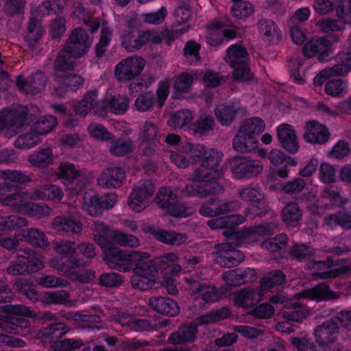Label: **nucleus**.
Wrapping results in <instances>:
<instances>
[{"instance_id": "6", "label": "nucleus", "mask_w": 351, "mask_h": 351, "mask_svg": "<svg viewBox=\"0 0 351 351\" xmlns=\"http://www.w3.org/2000/svg\"><path fill=\"white\" fill-rule=\"evenodd\" d=\"M93 43L84 28H75L70 34L63 49L70 55V58L78 59L83 57L89 50Z\"/></svg>"}, {"instance_id": "49", "label": "nucleus", "mask_w": 351, "mask_h": 351, "mask_svg": "<svg viewBox=\"0 0 351 351\" xmlns=\"http://www.w3.org/2000/svg\"><path fill=\"white\" fill-rule=\"evenodd\" d=\"M56 123V119L53 116L42 117L34 123L33 130L38 135H43L52 131Z\"/></svg>"}, {"instance_id": "9", "label": "nucleus", "mask_w": 351, "mask_h": 351, "mask_svg": "<svg viewBox=\"0 0 351 351\" xmlns=\"http://www.w3.org/2000/svg\"><path fill=\"white\" fill-rule=\"evenodd\" d=\"M263 170L261 161L250 157L236 156L231 161V171L237 179L255 177Z\"/></svg>"}, {"instance_id": "24", "label": "nucleus", "mask_w": 351, "mask_h": 351, "mask_svg": "<svg viewBox=\"0 0 351 351\" xmlns=\"http://www.w3.org/2000/svg\"><path fill=\"white\" fill-rule=\"evenodd\" d=\"M125 173L120 167L106 169L97 178L98 184L106 189L119 188L123 184Z\"/></svg>"}, {"instance_id": "10", "label": "nucleus", "mask_w": 351, "mask_h": 351, "mask_svg": "<svg viewBox=\"0 0 351 351\" xmlns=\"http://www.w3.org/2000/svg\"><path fill=\"white\" fill-rule=\"evenodd\" d=\"M145 65V60L133 56L121 61L115 67L114 75L120 82L130 81L139 75Z\"/></svg>"}, {"instance_id": "62", "label": "nucleus", "mask_w": 351, "mask_h": 351, "mask_svg": "<svg viewBox=\"0 0 351 351\" xmlns=\"http://www.w3.org/2000/svg\"><path fill=\"white\" fill-rule=\"evenodd\" d=\"M213 118L210 115L203 114L195 122L192 130L196 134L204 135L208 131L213 130Z\"/></svg>"}, {"instance_id": "41", "label": "nucleus", "mask_w": 351, "mask_h": 351, "mask_svg": "<svg viewBox=\"0 0 351 351\" xmlns=\"http://www.w3.org/2000/svg\"><path fill=\"white\" fill-rule=\"evenodd\" d=\"M286 281V276L282 270H273L264 275L261 280L262 289H269L283 285Z\"/></svg>"}, {"instance_id": "43", "label": "nucleus", "mask_w": 351, "mask_h": 351, "mask_svg": "<svg viewBox=\"0 0 351 351\" xmlns=\"http://www.w3.org/2000/svg\"><path fill=\"white\" fill-rule=\"evenodd\" d=\"M21 237L34 246L42 247L49 245L44 232L36 228L23 230Z\"/></svg>"}, {"instance_id": "54", "label": "nucleus", "mask_w": 351, "mask_h": 351, "mask_svg": "<svg viewBox=\"0 0 351 351\" xmlns=\"http://www.w3.org/2000/svg\"><path fill=\"white\" fill-rule=\"evenodd\" d=\"M192 119V113L189 110H179L171 115L169 124L176 128H182L189 124Z\"/></svg>"}, {"instance_id": "50", "label": "nucleus", "mask_w": 351, "mask_h": 351, "mask_svg": "<svg viewBox=\"0 0 351 351\" xmlns=\"http://www.w3.org/2000/svg\"><path fill=\"white\" fill-rule=\"evenodd\" d=\"M110 152L116 156H123L133 151V142L131 140L117 139L112 142Z\"/></svg>"}, {"instance_id": "20", "label": "nucleus", "mask_w": 351, "mask_h": 351, "mask_svg": "<svg viewBox=\"0 0 351 351\" xmlns=\"http://www.w3.org/2000/svg\"><path fill=\"white\" fill-rule=\"evenodd\" d=\"M341 295V292L332 291L326 282H320L311 289H304L299 293L300 298L316 302L338 300Z\"/></svg>"}, {"instance_id": "51", "label": "nucleus", "mask_w": 351, "mask_h": 351, "mask_svg": "<svg viewBox=\"0 0 351 351\" xmlns=\"http://www.w3.org/2000/svg\"><path fill=\"white\" fill-rule=\"evenodd\" d=\"M121 38L123 47L129 52L136 51L143 47L140 34L136 36L133 30L124 33Z\"/></svg>"}, {"instance_id": "55", "label": "nucleus", "mask_w": 351, "mask_h": 351, "mask_svg": "<svg viewBox=\"0 0 351 351\" xmlns=\"http://www.w3.org/2000/svg\"><path fill=\"white\" fill-rule=\"evenodd\" d=\"M40 141V139L36 132H29L19 136L14 143V146L21 149H26L33 147Z\"/></svg>"}, {"instance_id": "8", "label": "nucleus", "mask_w": 351, "mask_h": 351, "mask_svg": "<svg viewBox=\"0 0 351 351\" xmlns=\"http://www.w3.org/2000/svg\"><path fill=\"white\" fill-rule=\"evenodd\" d=\"M216 252H213L215 263L225 268L237 267L245 258L243 254L232 247L228 243H218L215 245Z\"/></svg>"}, {"instance_id": "1", "label": "nucleus", "mask_w": 351, "mask_h": 351, "mask_svg": "<svg viewBox=\"0 0 351 351\" xmlns=\"http://www.w3.org/2000/svg\"><path fill=\"white\" fill-rule=\"evenodd\" d=\"M221 175V171L213 170L202 163L190 175V179L193 182L186 184L184 192L189 196L196 195L200 198L221 194L224 191L223 186L213 180L219 178Z\"/></svg>"}, {"instance_id": "59", "label": "nucleus", "mask_w": 351, "mask_h": 351, "mask_svg": "<svg viewBox=\"0 0 351 351\" xmlns=\"http://www.w3.org/2000/svg\"><path fill=\"white\" fill-rule=\"evenodd\" d=\"M336 16L343 24L351 25V0H337Z\"/></svg>"}, {"instance_id": "34", "label": "nucleus", "mask_w": 351, "mask_h": 351, "mask_svg": "<svg viewBox=\"0 0 351 351\" xmlns=\"http://www.w3.org/2000/svg\"><path fill=\"white\" fill-rule=\"evenodd\" d=\"M258 26L260 32L268 42L277 43L280 40L281 38L280 31L273 21L262 19L258 21Z\"/></svg>"}, {"instance_id": "44", "label": "nucleus", "mask_w": 351, "mask_h": 351, "mask_svg": "<svg viewBox=\"0 0 351 351\" xmlns=\"http://www.w3.org/2000/svg\"><path fill=\"white\" fill-rule=\"evenodd\" d=\"M315 253V249L304 244L293 245L290 251V256L299 261H308Z\"/></svg>"}, {"instance_id": "33", "label": "nucleus", "mask_w": 351, "mask_h": 351, "mask_svg": "<svg viewBox=\"0 0 351 351\" xmlns=\"http://www.w3.org/2000/svg\"><path fill=\"white\" fill-rule=\"evenodd\" d=\"M308 313L306 306L299 302H294L285 306L282 312V317L287 321L300 322L308 316Z\"/></svg>"}, {"instance_id": "45", "label": "nucleus", "mask_w": 351, "mask_h": 351, "mask_svg": "<svg viewBox=\"0 0 351 351\" xmlns=\"http://www.w3.org/2000/svg\"><path fill=\"white\" fill-rule=\"evenodd\" d=\"M27 220L17 215L0 216V232L12 230L27 226Z\"/></svg>"}, {"instance_id": "22", "label": "nucleus", "mask_w": 351, "mask_h": 351, "mask_svg": "<svg viewBox=\"0 0 351 351\" xmlns=\"http://www.w3.org/2000/svg\"><path fill=\"white\" fill-rule=\"evenodd\" d=\"M306 128V131L303 134L306 141L313 144H324L328 141L330 132L324 125L316 121H308Z\"/></svg>"}, {"instance_id": "40", "label": "nucleus", "mask_w": 351, "mask_h": 351, "mask_svg": "<svg viewBox=\"0 0 351 351\" xmlns=\"http://www.w3.org/2000/svg\"><path fill=\"white\" fill-rule=\"evenodd\" d=\"M83 205L87 212L92 216L100 215L104 211L101 198L92 191L84 193Z\"/></svg>"}, {"instance_id": "47", "label": "nucleus", "mask_w": 351, "mask_h": 351, "mask_svg": "<svg viewBox=\"0 0 351 351\" xmlns=\"http://www.w3.org/2000/svg\"><path fill=\"white\" fill-rule=\"evenodd\" d=\"M57 176L59 178L64 180L68 183H71L82 177V173L75 169V166L71 163H60Z\"/></svg>"}, {"instance_id": "48", "label": "nucleus", "mask_w": 351, "mask_h": 351, "mask_svg": "<svg viewBox=\"0 0 351 351\" xmlns=\"http://www.w3.org/2000/svg\"><path fill=\"white\" fill-rule=\"evenodd\" d=\"M133 274L130 279V283L134 289L146 291L152 289L155 285L154 276L137 273Z\"/></svg>"}, {"instance_id": "42", "label": "nucleus", "mask_w": 351, "mask_h": 351, "mask_svg": "<svg viewBox=\"0 0 351 351\" xmlns=\"http://www.w3.org/2000/svg\"><path fill=\"white\" fill-rule=\"evenodd\" d=\"M237 113L232 105L221 104L215 109V114L218 121L223 125H229L233 121Z\"/></svg>"}, {"instance_id": "3", "label": "nucleus", "mask_w": 351, "mask_h": 351, "mask_svg": "<svg viewBox=\"0 0 351 351\" xmlns=\"http://www.w3.org/2000/svg\"><path fill=\"white\" fill-rule=\"evenodd\" d=\"M264 121L254 117L245 121L232 141L233 148L238 152H250L257 147L256 136L265 130Z\"/></svg>"}, {"instance_id": "63", "label": "nucleus", "mask_w": 351, "mask_h": 351, "mask_svg": "<svg viewBox=\"0 0 351 351\" xmlns=\"http://www.w3.org/2000/svg\"><path fill=\"white\" fill-rule=\"evenodd\" d=\"M225 25L219 21H213L208 26L211 31L208 37V43L210 45L217 46L223 43V38H219V34L222 32Z\"/></svg>"}, {"instance_id": "64", "label": "nucleus", "mask_w": 351, "mask_h": 351, "mask_svg": "<svg viewBox=\"0 0 351 351\" xmlns=\"http://www.w3.org/2000/svg\"><path fill=\"white\" fill-rule=\"evenodd\" d=\"M69 297V292L65 290H60L45 293L43 300L48 304H64L68 302Z\"/></svg>"}, {"instance_id": "61", "label": "nucleus", "mask_w": 351, "mask_h": 351, "mask_svg": "<svg viewBox=\"0 0 351 351\" xmlns=\"http://www.w3.org/2000/svg\"><path fill=\"white\" fill-rule=\"evenodd\" d=\"M123 282L121 276L114 272L104 273L98 278L99 285L108 288L119 287Z\"/></svg>"}, {"instance_id": "46", "label": "nucleus", "mask_w": 351, "mask_h": 351, "mask_svg": "<svg viewBox=\"0 0 351 351\" xmlns=\"http://www.w3.org/2000/svg\"><path fill=\"white\" fill-rule=\"evenodd\" d=\"M25 326H27V322L24 320L0 315V328L5 332L16 335L19 328Z\"/></svg>"}, {"instance_id": "53", "label": "nucleus", "mask_w": 351, "mask_h": 351, "mask_svg": "<svg viewBox=\"0 0 351 351\" xmlns=\"http://www.w3.org/2000/svg\"><path fill=\"white\" fill-rule=\"evenodd\" d=\"M200 49L199 43L193 40H189L183 49V56L191 64L199 62L201 60Z\"/></svg>"}, {"instance_id": "17", "label": "nucleus", "mask_w": 351, "mask_h": 351, "mask_svg": "<svg viewBox=\"0 0 351 351\" xmlns=\"http://www.w3.org/2000/svg\"><path fill=\"white\" fill-rule=\"evenodd\" d=\"M339 332L337 320L332 317L317 326L314 330L315 341L319 347L334 343Z\"/></svg>"}, {"instance_id": "19", "label": "nucleus", "mask_w": 351, "mask_h": 351, "mask_svg": "<svg viewBox=\"0 0 351 351\" xmlns=\"http://www.w3.org/2000/svg\"><path fill=\"white\" fill-rule=\"evenodd\" d=\"M104 108V99L99 98L97 91L93 90L88 92L83 99L74 106L76 114L82 117L92 110L95 114L102 115Z\"/></svg>"}, {"instance_id": "31", "label": "nucleus", "mask_w": 351, "mask_h": 351, "mask_svg": "<svg viewBox=\"0 0 351 351\" xmlns=\"http://www.w3.org/2000/svg\"><path fill=\"white\" fill-rule=\"evenodd\" d=\"M351 69L348 64H337L331 67H327L322 70L314 78V84L321 86L327 79L332 76L347 74Z\"/></svg>"}, {"instance_id": "15", "label": "nucleus", "mask_w": 351, "mask_h": 351, "mask_svg": "<svg viewBox=\"0 0 351 351\" xmlns=\"http://www.w3.org/2000/svg\"><path fill=\"white\" fill-rule=\"evenodd\" d=\"M240 206L238 201H221L211 198L204 203L199 209V213L207 217H214L236 210Z\"/></svg>"}, {"instance_id": "30", "label": "nucleus", "mask_w": 351, "mask_h": 351, "mask_svg": "<svg viewBox=\"0 0 351 351\" xmlns=\"http://www.w3.org/2000/svg\"><path fill=\"white\" fill-rule=\"evenodd\" d=\"M55 161V156L51 148H43L34 152L28 157V162L35 167L47 168L53 165Z\"/></svg>"}, {"instance_id": "37", "label": "nucleus", "mask_w": 351, "mask_h": 351, "mask_svg": "<svg viewBox=\"0 0 351 351\" xmlns=\"http://www.w3.org/2000/svg\"><path fill=\"white\" fill-rule=\"evenodd\" d=\"M130 99L126 95L113 96L109 99H104V113L110 110L114 114H123L129 107Z\"/></svg>"}, {"instance_id": "2", "label": "nucleus", "mask_w": 351, "mask_h": 351, "mask_svg": "<svg viewBox=\"0 0 351 351\" xmlns=\"http://www.w3.org/2000/svg\"><path fill=\"white\" fill-rule=\"evenodd\" d=\"M231 313L229 308L223 306L199 316L193 322L183 324L171 333L168 339L169 343L172 345L192 343L197 339L198 326L219 322L229 317Z\"/></svg>"}, {"instance_id": "4", "label": "nucleus", "mask_w": 351, "mask_h": 351, "mask_svg": "<svg viewBox=\"0 0 351 351\" xmlns=\"http://www.w3.org/2000/svg\"><path fill=\"white\" fill-rule=\"evenodd\" d=\"M28 124V110L25 106L14 105L0 110V132L5 131L6 138L16 135Z\"/></svg>"}, {"instance_id": "18", "label": "nucleus", "mask_w": 351, "mask_h": 351, "mask_svg": "<svg viewBox=\"0 0 351 351\" xmlns=\"http://www.w3.org/2000/svg\"><path fill=\"white\" fill-rule=\"evenodd\" d=\"M150 257L149 253L138 250L132 251L130 267L133 273L155 277L157 275L156 269Z\"/></svg>"}, {"instance_id": "28", "label": "nucleus", "mask_w": 351, "mask_h": 351, "mask_svg": "<svg viewBox=\"0 0 351 351\" xmlns=\"http://www.w3.org/2000/svg\"><path fill=\"white\" fill-rule=\"evenodd\" d=\"M149 232L158 241L169 245L179 246L184 244L188 239L187 234L174 231L151 228Z\"/></svg>"}, {"instance_id": "16", "label": "nucleus", "mask_w": 351, "mask_h": 351, "mask_svg": "<svg viewBox=\"0 0 351 351\" xmlns=\"http://www.w3.org/2000/svg\"><path fill=\"white\" fill-rule=\"evenodd\" d=\"M330 41L325 38H313L305 43L303 53L305 57L317 56L319 62L327 61L330 54Z\"/></svg>"}, {"instance_id": "58", "label": "nucleus", "mask_w": 351, "mask_h": 351, "mask_svg": "<svg viewBox=\"0 0 351 351\" xmlns=\"http://www.w3.org/2000/svg\"><path fill=\"white\" fill-rule=\"evenodd\" d=\"M173 88L176 92L188 93L193 82V76L188 73H182L173 78Z\"/></svg>"}, {"instance_id": "32", "label": "nucleus", "mask_w": 351, "mask_h": 351, "mask_svg": "<svg viewBox=\"0 0 351 351\" xmlns=\"http://www.w3.org/2000/svg\"><path fill=\"white\" fill-rule=\"evenodd\" d=\"M69 53L63 48L58 52L53 63V76L62 75L64 73L74 71L76 64L74 61L71 60Z\"/></svg>"}, {"instance_id": "12", "label": "nucleus", "mask_w": 351, "mask_h": 351, "mask_svg": "<svg viewBox=\"0 0 351 351\" xmlns=\"http://www.w3.org/2000/svg\"><path fill=\"white\" fill-rule=\"evenodd\" d=\"M29 255L28 257H23L18 261H12L6 268V272L12 276L26 275L30 273L36 272L43 267L42 261L36 255H31L32 250H25Z\"/></svg>"}, {"instance_id": "60", "label": "nucleus", "mask_w": 351, "mask_h": 351, "mask_svg": "<svg viewBox=\"0 0 351 351\" xmlns=\"http://www.w3.org/2000/svg\"><path fill=\"white\" fill-rule=\"evenodd\" d=\"M83 345L84 343L82 340L64 339L53 341L51 347L53 351H70L78 349Z\"/></svg>"}, {"instance_id": "11", "label": "nucleus", "mask_w": 351, "mask_h": 351, "mask_svg": "<svg viewBox=\"0 0 351 351\" xmlns=\"http://www.w3.org/2000/svg\"><path fill=\"white\" fill-rule=\"evenodd\" d=\"M155 203L162 209L173 217H185V208L178 203V198L172 191L167 187L159 189L154 198Z\"/></svg>"}, {"instance_id": "36", "label": "nucleus", "mask_w": 351, "mask_h": 351, "mask_svg": "<svg viewBox=\"0 0 351 351\" xmlns=\"http://www.w3.org/2000/svg\"><path fill=\"white\" fill-rule=\"evenodd\" d=\"M1 308V310L6 313V315H4L5 316H10L16 319L24 320L25 322H27V326L19 328L16 335H20L23 332V329L27 328L29 326V321L24 318V317L29 316L31 312L29 310V308H27L25 306L22 304H7L2 306Z\"/></svg>"}, {"instance_id": "52", "label": "nucleus", "mask_w": 351, "mask_h": 351, "mask_svg": "<svg viewBox=\"0 0 351 351\" xmlns=\"http://www.w3.org/2000/svg\"><path fill=\"white\" fill-rule=\"evenodd\" d=\"M328 226L339 225L345 229H351V216L344 212H337L324 218Z\"/></svg>"}, {"instance_id": "14", "label": "nucleus", "mask_w": 351, "mask_h": 351, "mask_svg": "<svg viewBox=\"0 0 351 351\" xmlns=\"http://www.w3.org/2000/svg\"><path fill=\"white\" fill-rule=\"evenodd\" d=\"M54 91L58 97H63L69 91H76L82 88L84 79L73 71L54 75Z\"/></svg>"}, {"instance_id": "27", "label": "nucleus", "mask_w": 351, "mask_h": 351, "mask_svg": "<svg viewBox=\"0 0 351 351\" xmlns=\"http://www.w3.org/2000/svg\"><path fill=\"white\" fill-rule=\"evenodd\" d=\"M27 30L25 41L28 47L34 50L37 48L38 43L45 32L40 20L36 17H31L27 25Z\"/></svg>"}, {"instance_id": "5", "label": "nucleus", "mask_w": 351, "mask_h": 351, "mask_svg": "<svg viewBox=\"0 0 351 351\" xmlns=\"http://www.w3.org/2000/svg\"><path fill=\"white\" fill-rule=\"evenodd\" d=\"M226 61L233 69L234 80L250 82L253 79L254 75L249 67V55L243 46L238 44L230 46L226 51Z\"/></svg>"}, {"instance_id": "39", "label": "nucleus", "mask_w": 351, "mask_h": 351, "mask_svg": "<svg viewBox=\"0 0 351 351\" xmlns=\"http://www.w3.org/2000/svg\"><path fill=\"white\" fill-rule=\"evenodd\" d=\"M281 215L285 223L291 226H295L301 219L302 210L298 204L291 202L283 208Z\"/></svg>"}, {"instance_id": "13", "label": "nucleus", "mask_w": 351, "mask_h": 351, "mask_svg": "<svg viewBox=\"0 0 351 351\" xmlns=\"http://www.w3.org/2000/svg\"><path fill=\"white\" fill-rule=\"evenodd\" d=\"M155 192V186L151 180H142L134 186L129 197L130 207L140 212L145 207L147 201Z\"/></svg>"}, {"instance_id": "25", "label": "nucleus", "mask_w": 351, "mask_h": 351, "mask_svg": "<svg viewBox=\"0 0 351 351\" xmlns=\"http://www.w3.org/2000/svg\"><path fill=\"white\" fill-rule=\"evenodd\" d=\"M149 305L157 313L169 317L176 316L180 312L177 302L169 298L162 296L150 298Z\"/></svg>"}, {"instance_id": "38", "label": "nucleus", "mask_w": 351, "mask_h": 351, "mask_svg": "<svg viewBox=\"0 0 351 351\" xmlns=\"http://www.w3.org/2000/svg\"><path fill=\"white\" fill-rule=\"evenodd\" d=\"M84 265L83 261L77 258L75 254H73L65 258L57 261L53 263V267L69 276L74 274L73 269Z\"/></svg>"}, {"instance_id": "56", "label": "nucleus", "mask_w": 351, "mask_h": 351, "mask_svg": "<svg viewBox=\"0 0 351 351\" xmlns=\"http://www.w3.org/2000/svg\"><path fill=\"white\" fill-rule=\"evenodd\" d=\"M222 156V154L217 150L210 149L204 154L202 163L213 170H219L222 172V167L220 165Z\"/></svg>"}, {"instance_id": "21", "label": "nucleus", "mask_w": 351, "mask_h": 351, "mask_svg": "<svg viewBox=\"0 0 351 351\" xmlns=\"http://www.w3.org/2000/svg\"><path fill=\"white\" fill-rule=\"evenodd\" d=\"M277 136L280 145L289 154H295L299 149V143L291 125L284 123L277 128Z\"/></svg>"}, {"instance_id": "29", "label": "nucleus", "mask_w": 351, "mask_h": 351, "mask_svg": "<svg viewBox=\"0 0 351 351\" xmlns=\"http://www.w3.org/2000/svg\"><path fill=\"white\" fill-rule=\"evenodd\" d=\"M244 221L245 217L243 216L231 215L208 220L207 225L213 230L228 229L232 230Z\"/></svg>"}, {"instance_id": "57", "label": "nucleus", "mask_w": 351, "mask_h": 351, "mask_svg": "<svg viewBox=\"0 0 351 351\" xmlns=\"http://www.w3.org/2000/svg\"><path fill=\"white\" fill-rule=\"evenodd\" d=\"M237 195L242 201L251 204L263 195L258 186L249 185L239 189Z\"/></svg>"}, {"instance_id": "7", "label": "nucleus", "mask_w": 351, "mask_h": 351, "mask_svg": "<svg viewBox=\"0 0 351 351\" xmlns=\"http://www.w3.org/2000/svg\"><path fill=\"white\" fill-rule=\"evenodd\" d=\"M103 254L104 260L110 269L122 272L131 270L130 258H132V251L128 253L113 244H108L107 246L104 247Z\"/></svg>"}, {"instance_id": "23", "label": "nucleus", "mask_w": 351, "mask_h": 351, "mask_svg": "<svg viewBox=\"0 0 351 351\" xmlns=\"http://www.w3.org/2000/svg\"><path fill=\"white\" fill-rule=\"evenodd\" d=\"M53 228L69 236L78 235L82 231V223L72 215L58 216L51 222Z\"/></svg>"}, {"instance_id": "35", "label": "nucleus", "mask_w": 351, "mask_h": 351, "mask_svg": "<svg viewBox=\"0 0 351 351\" xmlns=\"http://www.w3.org/2000/svg\"><path fill=\"white\" fill-rule=\"evenodd\" d=\"M271 208L269 202L265 199L263 195L259 199L250 204L245 210L246 217L251 219H254L257 217H263L267 215Z\"/></svg>"}, {"instance_id": "26", "label": "nucleus", "mask_w": 351, "mask_h": 351, "mask_svg": "<svg viewBox=\"0 0 351 351\" xmlns=\"http://www.w3.org/2000/svg\"><path fill=\"white\" fill-rule=\"evenodd\" d=\"M261 291L252 288H244L234 293L233 302L237 306L245 308L257 304L262 300Z\"/></svg>"}]
</instances>
